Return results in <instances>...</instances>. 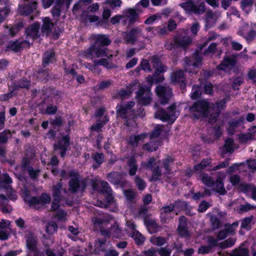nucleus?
<instances>
[{"instance_id":"f3484780","label":"nucleus","mask_w":256,"mask_h":256,"mask_svg":"<svg viewBox=\"0 0 256 256\" xmlns=\"http://www.w3.org/2000/svg\"><path fill=\"white\" fill-rule=\"evenodd\" d=\"M171 80L174 84L180 83L182 89L184 88L186 86L184 72L182 70H178L174 72L171 76Z\"/></svg>"},{"instance_id":"e2e57ef3","label":"nucleus","mask_w":256,"mask_h":256,"mask_svg":"<svg viewBox=\"0 0 256 256\" xmlns=\"http://www.w3.org/2000/svg\"><path fill=\"white\" fill-rule=\"evenodd\" d=\"M92 158L98 165L101 164L104 162V157L102 154H95Z\"/></svg>"},{"instance_id":"b1692460","label":"nucleus","mask_w":256,"mask_h":256,"mask_svg":"<svg viewBox=\"0 0 256 256\" xmlns=\"http://www.w3.org/2000/svg\"><path fill=\"white\" fill-rule=\"evenodd\" d=\"M148 137L146 134H143L138 136H132L128 140V142L132 146H137L138 144L145 142Z\"/></svg>"},{"instance_id":"f257e3e1","label":"nucleus","mask_w":256,"mask_h":256,"mask_svg":"<svg viewBox=\"0 0 256 256\" xmlns=\"http://www.w3.org/2000/svg\"><path fill=\"white\" fill-rule=\"evenodd\" d=\"M226 103L222 100L220 103L214 106L210 105L206 100L198 101L190 108V112L192 116L198 118L201 117H206L210 113L208 122L210 123L215 122L216 118L218 116L220 109L222 108Z\"/></svg>"},{"instance_id":"680f3d73","label":"nucleus","mask_w":256,"mask_h":256,"mask_svg":"<svg viewBox=\"0 0 256 256\" xmlns=\"http://www.w3.org/2000/svg\"><path fill=\"white\" fill-rule=\"evenodd\" d=\"M255 208H256V206L251 205L248 204H244L240 205V210L242 212H245L251 210H254Z\"/></svg>"},{"instance_id":"603ef678","label":"nucleus","mask_w":256,"mask_h":256,"mask_svg":"<svg viewBox=\"0 0 256 256\" xmlns=\"http://www.w3.org/2000/svg\"><path fill=\"white\" fill-rule=\"evenodd\" d=\"M246 165L245 168L248 167L249 170L251 172H254L256 170V160H248Z\"/></svg>"},{"instance_id":"dca6fc26","label":"nucleus","mask_w":256,"mask_h":256,"mask_svg":"<svg viewBox=\"0 0 256 256\" xmlns=\"http://www.w3.org/2000/svg\"><path fill=\"white\" fill-rule=\"evenodd\" d=\"M141 34V30L138 28L132 30L130 32H124L123 36L127 43L133 44L136 38Z\"/></svg>"},{"instance_id":"3c124183","label":"nucleus","mask_w":256,"mask_h":256,"mask_svg":"<svg viewBox=\"0 0 256 256\" xmlns=\"http://www.w3.org/2000/svg\"><path fill=\"white\" fill-rule=\"evenodd\" d=\"M104 4H108L110 6L114 9L116 7H120L122 4L121 0H106Z\"/></svg>"},{"instance_id":"6e6d98bb","label":"nucleus","mask_w":256,"mask_h":256,"mask_svg":"<svg viewBox=\"0 0 256 256\" xmlns=\"http://www.w3.org/2000/svg\"><path fill=\"white\" fill-rule=\"evenodd\" d=\"M253 4V0H242V8L246 10H250Z\"/></svg>"},{"instance_id":"4468645a","label":"nucleus","mask_w":256,"mask_h":256,"mask_svg":"<svg viewBox=\"0 0 256 256\" xmlns=\"http://www.w3.org/2000/svg\"><path fill=\"white\" fill-rule=\"evenodd\" d=\"M40 24H34L28 28L26 30L27 41L32 42L33 40L37 38L40 36L39 33Z\"/></svg>"},{"instance_id":"8fccbe9b","label":"nucleus","mask_w":256,"mask_h":256,"mask_svg":"<svg viewBox=\"0 0 256 256\" xmlns=\"http://www.w3.org/2000/svg\"><path fill=\"white\" fill-rule=\"evenodd\" d=\"M94 64L95 66H103L106 68H110V64L108 62L106 58H102L98 60H94Z\"/></svg>"},{"instance_id":"c03bdc74","label":"nucleus","mask_w":256,"mask_h":256,"mask_svg":"<svg viewBox=\"0 0 256 256\" xmlns=\"http://www.w3.org/2000/svg\"><path fill=\"white\" fill-rule=\"evenodd\" d=\"M236 242V240L234 238H228L226 240L224 241L220 244V246L222 248H226L229 247H231L234 245Z\"/></svg>"},{"instance_id":"5fc2aeb1","label":"nucleus","mask_w":256,"mask_h":256,"mask_svg":"<svg viewBox=\"0 0 256 256\" xmlns=\"http://www.w3.org/2000/svg\"><path fill=\"white\" fill-rule=\"evenodd\" d=\"M56 216L60 221L62 222L66 220L67 214L62 210H58Z\"/></svg>"},{"instance_id":"393cba45","label":"nucleus","mask_w":256,"mask_h":256,"mask_svg":"<svg viewBox=\"0 0 256 256\" xmlns=\"http://www.w3.org/2000/svg\"><path fill=\"white\" fill-rule=\"evenodd\" d=\"M139 10L136 8H128L124 12V18L128 20L129 22H133L138 18Z\"/></svg>"},{"instance_id":"58836bf2","label":"nucleus","mask_w":256,"mask_h":256,"mask_svg":"<svg viewBox=\"0 0 256 256\" xmlns=\"http://www.w3.org/2000/svg\"><path fill=\"white\" fill-rule=\"evenodd\" d=\"M158 144L156 142H150L146 144L143 146V149L148 151L152 152L156 150L158 148Z\"/></svg>"},{"instance_id":"9d476101","label":"nucleus","mask_w":256,"mask_h":256,"mask_svg":"<svg viewBox=\"0 0 256 256\" xmlns=\"http://www.w3.org/2000/svg\"><path fill=\"white\" fill-rule=\"evenodd\" d=\"M37 3L34 0H24L19 4L18 12L20 15L27 16L36 9Z\"/></svg>"},{"instance_id":"13d9d810","label":"nucleus","mask_w":256,"mask_h":256,"mask_svg":"<svg viewBox=\"0 0 256 256\" xmlns=\"http://www.w3.org/2000/svg\"><path fill=\"white\" fill-rule=\"evenodd\" d=\"M158 252L160 256H170L172 250L166 248H162L158 249Z\"/></svg>"},{"instance_id":"49530a36","label":"nucleus","mask_w":256,"mask_h":256,"mask_svg":"<svg viewBox=\"0 0 256 256\" xmlns=\"http://www.w3.org/2000/svg\"><path fill=\"white\" fill-rule=\"evenodd\" d=\"M238 226V222H236L232 224H226L225 226V230L228 234H233Z\"/></svg>"},{"instance_id":"2eb2a0df","label":"nucleus","mask_w":256,"mask_h":256,"mask_svg":"<svg viewBox=\"0 0 256 256\" xmlns=\"http://www.w3.org/2000/svg\"><path fill=\"white\" fill-rule=\"evenodd\" d=\"M26 246L28 250V256H42V254L36 250V241L35 238L29 236L26 238Z\"/></svg>"},{"instance_id":"7ed1b4c3","label":"nucleus","mask_w":256,"mask_h":256,"mask_svg":"<svg viewBox=\"0 0 256 256\" xmlns=\"http://www.w3.org/2000/svg\"><path fill=\"white\" fill-rule=\"evenodd\" d=\"M136 86L140 88L138 91L136 92V98L138 102L140 104L144 106L149 104L152 100V94L150 88L140 86L138 80H134L127 88V90H122L120 94L122 96H128L136 89Z\"/></svg>"},{"instance_id":"ea45409f","label":"nucleus","mask_w":256,"mask_h":256,"mask_svg":"<svg viewBox=\"0 0 256 256\" xmlns=\"http://www.w3.org/2000/svg\"><path fill=\"white\" fill-rule=\"evenodd\" d=\"M150 242L156 246H161L166 243V239L160 236H152L150 238Z\"/></svg>"},{"instance_id":"412c9836","label":"nucleus","mask_w":256,"mask_h":256,"mask_svg":"<svg viewBox=\"0 0 256 256\" xmlns=\"http://www.w3.org/2000/svg\"><path fill=\"white\" fill-rule=\"evenodd\" d=\"M30 42L27 41L26 40L24 41H16L14 42H11L10 43L8 46V50H12L14 52H18L21 50L22 48L24 47H28L30 45Z\"/></svg>"},{"instance_id":"6e6552de","label":"nucleus","mask_w":256,"mask_h":256,"mask_svg":"<svg viewBox=\"0 0 256 256\" xmlns=\"http://www.w3.org/2000/svg\"><path fill=\"white\" fill-rule=\"evenodd\" d=\"M156 92L159 98L160 103L166 104L172 96L171 88L166 85H159L156 88Z\"/></svg>"},{"instance_id":"9b49d317","label":"nucleus","mask_w":256,"mask_h":256,"mask_svg":"<svg viewBox=\"0 0 256 256\" xmlns=\"http://www.w3.org/2000/svg\"><path fill=\"white\" fill-rule=\"evenodd\" d=\"M70 174L72 178L69 183V190L72 192H74L78 190L82 191L86 186L84 182L82 180L80 181L79 180L78 176L76 172H72Z\"/></svg>"},{"instance_id":"5701e85b","label":"nucleus","mask_w":256,"mask_h":256,"mask_svg":"<svg viewBox=\"0 0 256 256\" xmlns=\"http://www.w3.org/2000/svg\"><path fill=\"white\" fill-rule=\"evenodd\" d=\"M178 231L180 235L184 236H189L190 233L187 229L186 218L184 216H180L179 218V225Z\"/></svg>"},{"instance_id":"774afa93","label":"nucleus","mask_w":256,"mask_h":256,"mask_svg":"<svg viewBox=\"0 0 256 256\" xmlns=\"http://www.w3.org/2000/svg\"><path fill=\"white\" fill-rule=\"evenodd\" d=\"M135 182L139 190H142L146 188V183L142 180L140 179L139 177L136 176V178Z\"/></svg>"},{"instance_id":"e433bc0d","label":"nucleus","mask_w":256,"mask_h":256,"mask_svg":"<svg viewBox=\"0 0 256 256\" xmlns=\"http://www.w3.org/2000/svg\"><path fill=\"white\" fill-rule=\"evenodd\" d=\"M136 162V160L133 158H130L128 162V164L130 166L129 174L130 176L134 175L137 171L138 166Z\"/></svg>"},{"instance_id":"de8ad7c7","label":"nucleus","mask_w":256,"mask_h":256,"mask_svg":"<svg viewBox=\"0 0 256 256\" xmlns=\"http://www.w3.org/2000/svg\"><path fill=\"white\" fill-rule=\"evenodd\" d=\"M202 180L207 186L211 188L213 185V180L211 177L206 174H204L202 176Z\"/></svg>"},{"instance_id":"bf43d9fd","label":"nucleus","mask_w":256,"mask_h":256,"mask_svg":"<svg viewBox=\"0 0 256 256\" xmlns=\"http://www.w3.org/2000/svg\"><path fill=\"white\" fill-rule=\"evenodd\" d=\"M56 5L53 8L52 10V14L54 16H60V8L66 6L65 5L58 4L56 2Z\"/></svg>"},{"instance_id":"37998d69","label":"nucleus","mask_w":256,"mask_h":256,"mask_svg":"<svg viewBox=\"0 0 256 256\" xmlns=\"http://www.w3.org/2000/svg\"><path fill=\"white\" fill-rule=\"evenodd\" d=\"M57 228L58 226L54 222H50L46 226V232L52 234L56 231Z\"/></svg>"},{"instance_id":"39448f33","label":"nucleus","mask_w":256,"mask_h":256,"mask_svg":"<svg viewBox=\"0 0 256 256\" xmlns=\"http://www.w3.org/2000/svg\"><path fill=\"white\" fill-rule=\"evenodd\" d=\"M24 200L26 202L28 203L30 206L37 209L42 208L50 202V198L47 194H43L40 198L31 197L26 189L24 190Z\"/></svg>"},{"instance_id":"f704fd0d","label":"nucleus","mask_w":256,"mask_h":256,"mask_svg":"<svg viewBox=\"0 0 256 256\" xmlns=\"http://www.w3.org/2000/svg\"><path fill=\"white\" fill-rule=\"evenodd\" d=\"M54 53L52 50L46 52L43 58V64L45 66L48 63L52 62L54 60Z\"/></svg>"},{"instance_id":"09e8293b","label":"nucleus","mask_w":256,"mask_h":256,"mask_svg":"<svg viewBox=\"0 0 256 256\" xmlns=\"http://www.w3.org/2000/svg\"><path fill=\"white\" fill-rule=\"evenodd\" d=\"M201 95V91L199 86H194L192 88L190 97L194 100L198 98Z\"/></svg>"},{"instance_id":"2f4dec72","label":"nucleus","mask_w":256,"mask_h":256,"mask_svg":"<svg viewBox=\"0 0 256 256\" xmlns=\"http://www.w3.org/2000/svg\"><path fill=\"white\" fill-rule=\"evenodd\" d=\"M245 167L246 165L244 163H240L239 164H235L228 168L227 170V172L230 174L237 171L240 172L245 171L246 170H245Z\"/></svg>"},{"instance_id":"7c9ffc66","label":"nucleus","mask_w":256,"mask_h":256,"mask_svg":"<svg viewBox=\"0 0 256 256\" xmlns=\"http://www.w3.org/2000/svg\"><path fill=\"white\" fill-rule=\"evenodd\" d=\"M54 24L48 18H44L43 19L42 32L46 34H48L52 30Z\"/></svg>"},{"instance_id":"4c0bfd02","label":"nucleus","mask_w":256,"mask_h":256,"mask_svg":"<svg viewBox=\"0 0 256 256\" xmlns=\"http://www.w3.org/2000/svg\"><path fill=\"white\" fill-rule=\"evenodd\" d=\"M173 162L172 159L168 156L166 160L163 161V168L164 169L165 172L164 174H169L170 173V171L171 170L170 168V164Z\"/></svg>"},{"instance_id":"69168bd1","label":"nucleus","mask_w":256,"mask_h":256,"mask_svg":"<svg viewBox=\"0 0 256 256\" xmlns=\"http://www.w3.org/2000/svg\"><path fill=\"white\" fill-rule=\"evenodd\" d=\"M140 66L142 69L146 72H150L152 71L149 62L147 60H143L140 63Z\"/></svg>"},{"instance_id":"20e7f679","label":"nucleus","mask_w":256,"mask_h":256,"mask_svg":"<svg viewBox=\"0 0 256 256\" xmlns=\"http://www.w3.org/2000/svg\"><path fill=\"white\" fill-rule=\"evenodd\" d=\"M92 222L96 228H99L100 230L103 235L110 236H112L114 238H122L124 236L122 230L120 228L118 223H115L111 228L110 230H103L102 226L106 224V221L101 218L96 217L92 219Z\"/></svg>"},{"instance_id":"c9c22d12","label":"nucleus","mask_w":256,"mask_h":256,"mask_svg":"<svg viewBox=\"0 0 256 256\" xmlns=\"http://www.w3.org/2000/svg\"><path fill=\"white\" fill-rule=\"evenodd\" d=\"M175 42L178 46L184 48L192 42V40L190 38L186 36L182 38L176 39Z\"/></svg>"},{"instance_id":"a18cd8bd","label":"nucleus","mask_w":256,"mask_h":256,"mask_svg":"<svg viewBox=\"0 0 256 256\" xmlns=\"http://www.w3.org/2000/svg\"><path fill=\"white\" fill-rule=\"evenodd\" d=\"M163 129V126L162 125H157L154 128L150 136V140L154 138L158 137L161 133L162 130Z\"/></svg>"},{"instance_id":"79ce46f5","label":"nucleus","mask_w":256,"mask_h":256,"mask_svg":"<svg viewBox=\"0 0 256 256\" xmlns=\"http://www.w3.org/2000/svg\"><path fill=\"white\" fill-rule=\"evenodd\" d=\"M210 162V160H204L200 164L195 166L194 168V172H198L205 168Z\"/></svg>"},{"instance_id":"f8f14e48","label":"nucleus","mask_w":256,"mask_h":256,"mask_svg":"<svg viewBox=\"0 0 256 256\" xmlns=\"http://www.w3.org/2000/svg\"><path fill=\"white\" fill-rule=\"evenodd\" d=\"M201 60L202 58L197 52L195 54L194 58H192V60L186 58L185 60V70L190 73L196 72L200 65Z\"/></svg>"},{"instance_id":"473e14b6","label":"nucleus","mask_w":256,"mask_h":256,"mask_svg":"<svg viewBox=\"0 0 256 256\" xmlns=\"http://www.w3.org/2000/svg\"><path fill=\"white\" fill-rule=\"evenodd\" d=\"M22 27V24L19 23L13 27H6L5 32L8 33L11 36H14L16 33L18 32L20 30Z\"/></svg>"},{"instance_id":"4d7b16f0","label":"nucleus","mask_w":256,"mask_h":256,"mask_svg":"<svg viewBox=\"0 0 256 256\" xmlns=\"http://www.w3.org/2000/svg\"><path fill=\"white\" fill-rule=\"evenodd\" d=\"M84 8V4L80 0L75 4L72 8V12L74 14H78L79 10H82Z\"/></svg>"},{"instance_id":"cd10ccee","label":"nucleus","mask_w":256,"mask_h":256,"mask_svg":"<svg viewBox=\"0 0 256 256\" xmlns=\"http://www.w3.org/2000/svg\"><path fill=\"white\" fill-rule=\"evenodd\" d=\"M180 202H176V206H174L173 204H170V206H164L162 208V212L161 213V218L162 220L166 222V219L168 216V214L172 212L173 210H174L175 211H176V206Z\"/></svg>"},{"instance_id":"f03ea898","label":"nucleus","mask_w":256,"mask_h":256,"mask_svg":"<svg viewBox=\"0 0 256 256\" xmlns=\"http://www.w3.org/2000/svg\"><path fill=\"white\" fill-rule=\"evenodd\" d=\"M92 38L95 40L93 46L86 52L85 56L90 57V58L104 57L108 56L106 48L103 46H108L111 41L108 36L102 34H94Z\"/></svg>"},{"instance_id":"423d86ee","label":"nucleus","mask_w":256,"mask_h":256,"mask_svg":"<svg viewBox=\"0 0 256 256\" xmlns=\"http://www.w3.org/2000/svg\"><path fill=\"white\" fill-rule=\"evenodd\" d=\"M180 6L188 14L193 12L196 14H201L205 11V5L202 0H190L182 3Z\"/></svg>"},{"instance_id":"a878e982","label":"nucleus","mask_w":256,"mask_h":256,"mask_svg":"<svg viewBox=\"0 0 256 256\" xmlns=\"http://www.w3.org/2000/svg\"><path fill=\"white\" fill-rule=\"evenodd\" d=\"M235 64L234 58L233 56L225 58L222 63L220 64L218 68L224 71H228L233 67Z\"/></svg>"},{"instance_id":"0eeeda50","label":"nucleus","mask_w":256,"mask_h":256,"mask_svg":"<svg viewBox=\"0 0 256 256\" xmlns=\"http://www.w3.org/2000/svg\"><path fill=\"white\" fill-rule=\"evenodd\" d=\"M179 114V112L175 110V106H170L167 110L162 109L158 110L155 113L154 117L159 118L162 121L168 122L170 124H172Z\"/></svg>"},{"instance_id":"864d4df0","label":"nucleus","mask_w":256,"mask_h":256,"mask_svg":"<svg viewBox=\"0 0 256 256\" xmlns=\"http://www.w3.org/2000/svg\"><path fill=\"white\" fill-rule=\"evenodd\" d=\"M244 119L242 118H239L238 120H234L229 122L230 128L228 129L229 132L230 134L233 133V132L231 131L230 128H234L238 126L240 124L242 123Z\"/></svg>"},{"instance_id":"a19ab883","label":"nucleus","mask_w":256,"mask_h":256,"mask_svg":"<svg viewBox=\"0 0 256 256\" xmlns=\"http://www.w3.org/2000/svg\"><path fill=\"white\" fill-rule=\"evenodd\" d=\"M233 143L234 140L232 138H228L226 140L224 148V152L227 153L234 150Z\"/></svg>"},{"instance_id":"6ab92c4d","label":"nucleus","mask_w":256,"mask_h":256,"mask_svg":"<svg viewBox=\"0 0 256 256\" xmlns=\"http://www.w3.org/2000/svg\"><path fill=\"white\" fill-rule=\"evenodd\" d=\"M225 177L226 174L224 173H223L222 176L218 177L216 182H213V185L211 187L212 190L220 194H224L226 193V190L222 182V178Z\"/></svg>"},{"instance_id":"338daca9","label":"nucleus","mask_w":256,"mask_h":256,"mask_svg":"<svg viewBox=\"0 0 256 256\" xmlns=\"http://www.w3.org/2000/svg\"><path fill=\"white\" fill-rule=\"evenodd\" d=\"M160 18V16L158 14H156L150 16L145 20V24H150L154 22L156 20Z\"/></svg>"},{"instance_id":"ddd939ff","label":"nucleus","mask_w":256,"mask_h":256,"mask_svg":"<svg viewBox=\"0 0 256 256\" xmlns=\"http://www.w3.org/2000/svg\"><path fill=\"white\" fill-rule=\"evenodd\" d=\"M152 64L154 68L155 69V72L154 76L150 75L146 77V81L150 84L154 82V77L156 75H158L160 73L164 72L166 70V67L162 64L156 56L152 58Z\"/></svg>"},{"instance_id":"c85d7f7f","label":"nucleus","mask_w":256,"mask_h":256,"mask_svg":"<svg viewBox=\"0 0 256 256\" xmlns=\"http://www.w3.org/2000/svg\"><path fill=\"white\" fill-rule=\"evenodd\" d=\"M108 180L114 184H121L122 182V176L118 172H112L108 176Z\"/></svg>"},{"instance_id":"1a4fd4ad","label":"nucleus","mask_w":256,"mask_h":256,"mask_svg":"<svg viewBox=\"0 0 256 256\" xmlns=\"http://www.w3.org/2000/svg\"><path fill=\"white\" fill-rule=\"evenodd\" d=\"M66 193L65 188H62V185L61 182L58 183L56 186H54L52 190V196L54 200L52 202V208L53 210H56L59 208V203L62 202V193Z\"/></svg>"},{"instance_id":"a211bd4d","label":"nucleus","mask_w":256,"mask_h":256,"mask_svg":"<svg viewBox=\"0 0 256 256\" xmlns=\"http://www.w3.org/2000/svg\"><path fill=\"white\" fill-rule=\"evenodd\" d=\"M134 106V102H130L125 106H120L117 110V115L123 118H128L127 114L131 112V109Z\"/></svg>"},{"instance_id":"4be33fe9","label":"nucleus","mask_w":256,"mask_h":256,"mask_svg":"<svg viewBox=\"0 0 256 256\" xmlns=\"http://www.w3.org/2000/svg\"><path fill=\"white\" fill-rule=\"evenodd\" d=\"M147 214V209L145 208H142L139 210L138 214L140 216L144 218V222L146 224L147 226L149 228H152L156 230L158 228V224L155 220L152 219H149L146 218Z\"/></svg>"},{"instance_id":"052dcab7","label":"nucleus","mask_w":256,"mask_h":256,"mask_svg":"<svg viewBox=\"0 0 256 256\" xmlns=\"http://www.w3.org/2000/svg\"><path fill=\"white\" fill-rule=\"evenodd\" d=\"M216 35L215 34H210L208 37L204 38L203 42H204L202 46H200V50H202V48L204 47L209 42L216 39Z\"/></svg>"},{"instance_id":"bb28decb","label":"nucleus","mask_w":256,"mask_h":256,"mask_svg":"<svg viewBox=\"0 0 256 256\" xmlns=\"http://www.w3.org/2000/svg\"><path fill=\"white\" fill-rule=\"evenodd\" d=\"M219 256H248L247 249L240 247L238 250H236L232 254H228L224 252L219 254Z\"/></svg>"},{"instance_id":"0e129e2a","label":"nucleus","mask_w":256,"mask_h":256,"mask_svg":"<svg viewBox=\"0 0 256 256\" xmlns=\"http://www.w3.org/2000/svg\"><path fill=\"white\" fill-rule=\"evenodd\" d=\"M156 159L154 158H150L147 164L145 162H142L141 164V168H152L153 164L156 162Z\"/></svg>"},{"instance_id":"c756f323","label":"nucleus","mask_w":256,"mask_h":256,"mask_svg":"<svg viewBox=\"0 0 256 256\" xmlns=\"http://www.w3.org/2000/svg\"><path fill=\"white\" fill-rule=\"evenodd\" d=\"M219 16V14L211 11L208 12L206 18V26H210L215 23Z\"/></svg>"},{"instance_id":"aec40b11","label":"nucleus","mask_w":256,"mask_h":256,"mask_svg":"<svg viewBox=\"0 0 256 256\" xmlns=\"http://www.w3.org/2000/svg\"><path fill=\"white\" fill-rule=\"evenodd\" d=\"M69 137L68 136H66L62 138L58 144H54V150H62L60 153L62 157L64 156L66 151L69 146Z\"/></svg>"},{"instance_id":"72a5a7b5","label":"nucleus","mask_w":256,"mask_h":256,"mask_svg":"<svg viewBox=\"0 0 256 256\" xmlns=\"http://www.w3.org/2000/svg\"><path fill=\"white\" fill-rule=\"evenodd\" d=\"M131 236L134 238L136 243L138 245L143 244L145 240L142 234L136 230L132 232Z\"/></svg>"}]
</instances>
